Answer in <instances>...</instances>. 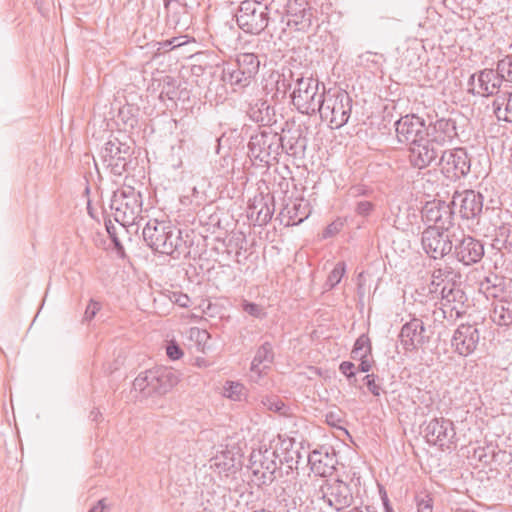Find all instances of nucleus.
Listing matches in <instances>:
<instances>
[{
	"label": "nucleus",
	"mask_w": 512,
	"mask_h": 512,
	"mask_svg": "<svg viewBox=\"0 0 512 512\" xmlns=\"http://www.w3.org/2000/svg\"><path fill=\"white\" fill-rule=\"evenodd\" d=\"M249 118L261 126H271L276 122L275 110L266 100L256 99L249 104Z\"/></svg>",
	"instance_id": "nucleus-24"
},
{
	"label": "nucleus",
	"mask_w": 512,
	"mask_h": 512,
	"mask_svg": "<svg viewBox=\"0 0 512 512\" xmlns=\"http://www.w3.org/2000/svg\"><path fill=\"white\" fill-rule=\"evenodd\" d=\"M253 79L254 77H248L246 73L244 74V70L237 65L223 70V80L230 84L235 91L247 87Z\"/></svg>",
	"instance_id": "nucleus-32"
},
{
	"label": "nucleus",
	"mask_w": 512,
	"mask_h": 512,
	"mask_svg": "<svg viewBox=\"0 0 512 512\" xmlns=\"http://www.w3.org/2000/svg\"><path fill=\"white\" fill-rule=\"evenodd\" d=\"M343 227V222L340 220L334 221L330 223L323 231L324 238H330L335 236L337 233L341 231Z\"/></svg>",
	"instance_id": "nucleus-54"
},
{
	"label": "nucleus",
	"mask_w": 512,
	"mask_h": 512,
	"mask_svg": "<svg viewBox=\"0 0 512 512\" xmlns=\"http://www.w3.org/2000/svg\"><path fill=\"white\" fill-rule=\"evenodd\" d=\"M429 339L423 321L416 317L405 323L399 333L400 343L406 352L418 350L428 343Z\"/></svg>",
	"instance_id": "nucleus-19"
},
{
	"label": "nucleus",
	"mask_w": 512,
	"mask_h": 512,
	"mask_svg": "<svg viewBox=\"0 0 512 512\" xmlns=\"http://www.w3.org/2000/svg\"><path fill=\"white\" fill-rule=\"evenodd\" d=\"M480 341V331L477 324H461L454 331L451 345L454 351L461 356L472 354Z\"/></svg>",
	"instance_id": "nucleus-20"
},
{
	"label": "nucleus",
	"mask_w": 512,
	"mask_h": 512,
	"mask_svg": "<svg viewBox=\"0 0 512 512\" xmlns=\"http://www.w3.org/2000/svg\"><path fill=\"white\" fill-rule=\"evenodd\" d=\"M278 455L275 450L264 449L253 451L250 455V469L258 485H270L276 479Z\"/></svg>",
	"instance_id": "nucleus-10"
},
{
	"label": "nucleus",
	"mask_w": 512,
	"mask_h": 512,
	"mask_svg": "<svg viewBox=\"0 0 512 512\" xmlns=\"http://www.w3.org/2000/svg\"><path fill=\"white\" fill-rule=\"evenodd\" d=\"M357 360H360V364L358 366L359 371L367 373L371 370L373 361L369 359L368 356H365V358H358Z\"/></svg>",
	"instance_id": "nucleus-60"
},
{
	"label": "nucleus",
	"mask_w": 512,
	"mask_h": 512,
	"mask_svg": "<svg viewBox=\"0 0 512 512\" xmlns=\"http://www.w3.org/2000/svg\"><path fill=\"white\" fill-rule=\"evenodd\" d=\"M415 503L418 512H433V499L427 493L416 495Z\"/></svg>",
	"instance_id": "nucleus-44"
},
{
	"label": "nucleus",
	"mask_w": 512,
	"mask_h": 512,
	"mask_svg": "<svg viewBox=\"0 0 512 512\" xmlns=\"http://www.w3.org/2000/svg\"><path fill=\"white\" fill-rule=\"evenodd\" d=\"M347 512H377L374 506L354 507Z\"/></svg>",
	"instance_id": "nucleus-63"
},
{
	"label": "nucleus",
	"mask_w": 512,
	"mask_h": 512,
	"mask_svg": "<svg viewBox=\"0 0 512 512\" xmlns=\"http://www.w3.org/2000/svg\"><path fill=\"white\" fill-rule=\"evenodd\" d=\"M326 421L329 425L336 426L337 422H340V419L334 413H329L326 415Z\"/></svg>",
	"instance_id": "nucleus-64"
},
{
	"label": "nucleus",
	"mask_w": 512,
	"mask_h": 512,
	"mask_svg": "<svg viewBox=\"0 0 512 512\" xmlns=\"http://www.w3.org/2000/svg\"><path fill=\"white\" fill-rule=\"evenodd\" d=\"M434 322L442 323L444 319L449 321H454L457 319L455 313L449 312V309L441 305L440 308H437L432 313Z\"/></svg>",
	"instance_id": "nucleus-46"
},
{
	"label": "nucleus",
	"mask_w": 512,
	"mask_h": 512,
	"mask_svg": "<svg viewBox=\"0 0 512 512\" xmlns=\"http://www.w3.org/2000/svg\"><path fill=\"white\" fill-rule=\"evenodd\" d=\"M101 304L98 301H95L94 299H91L85 309L83 321L90 322L96 314L100 311Z\"/></svg>",
	"instance_id": "nucleus-49"
},
{
	"label": "nucleus",
	"mask_w": 512,
	"mask_h": 512,
	"mask_svg": "<svg viewBox=\"0 0 512 512\" xmlns=\"http://www.w3.org/2000/svg\"><path fill=\"white\" fill-rule=\"evenodd\" d=\"M105 227H106L107 233L109 234V237L114 245V249H115L116 253L118 254L119 257L125 258L126 257L125 249L117 236L116 226L112 223L111 220H108V221H105Z\"/></svg>",
	"instance_id": "nucleus-40"
},
{
	"label": "nucleus",
	"mask_w": 512,
	"mask_h": 512,
	"mask_svg": "<svg viewBox=\"0 0 512 512\" xmlns=\"http://www.w3.org/2000/svg\"><path fill=\"white\" fill-rule=\"evenodd\" d=\"M426 128V137L437 146L442 147L452 142L458 136L456 122L450 118H440L435 121L430 119Z\"/></svg>",
	"instance_id": "nucleus-22"
},
{
	"label": "nucleus",
	"mask_w": 512,
	"mask_h": 512,
	"mask_svg": "<svg viewBox=\"0 0 512 512\" xmlns=\"http://www.w3.org/2000/svg\"><path fill=\"white\" fill-rule=\"evenodd\" d=\"M500 283H504V279L498 277L497 275H492V276L486 277L484 280H482L480 282L479 290L483 293L484 291H487L490 288H493Z\"/></svg>",
	"instance_id": "nucleus-52"
},
{
	"label": "nucleus",
	"mask_w": 512,
	"mask_h": 512,
	"mask_svg": "<svg viewBox=\"0 0 512 512\" xmlns=\"http://www.w3.org/2000/svg\"><path fill=\"white\" fill-rule=\"evenodd\" d=\"M504 293H505L504 283H500L497 286L490 288L489 290L483 292V294L487 298H494V299H497V298L502 299V296L504 295Z\"/></svg>",
	"instance_id": "nucleus-57"
},
{
	"label": "nucleus",
	"mask_w": 512,
	"mask_h": 512,
	"mask_svg": "<svg viewBox=\"0 0 512 512\" xmlns=\"http://www.w3.org/2000/svg\"><path fill=\"white\" fill-rule=\"evenodd\" d=\"M497 71L505 81L512 82V54L498 61Z\"/></svg>",
	"instance_id": "nucleus-42"
},
{
	"label": "nucleus",
	"mask_w": 512,
	"mask_h": 512,
	"mask_svg": "<svg viewBox=\"0 0 512 512\" xmlns=\"http://www.w3.org/2000/svg\"><path fill=\"white\" fill-rule=\"evenodd\" d=\"M181 37H174L170 40H166L160 43L162 49L171 50L184 44L180 41Z\"/></svg>",
	"instance_id": "nucleus-59"
},
{
	"label": "nucleus",
	"mask_w": 512,
	"mask_h": 512,
	"mask_svg": "<svg viewBox=\"0 0 512 512\" xmlns=\"http://www.w3.org/2000/svg\"><path fill=\"white\" fill-rule=\"evenodd\" d=\"M484 197L481 193L474 190H465L455 192L453 195V204L459 201V213L463 219H476L483 211Z\"/></svg>",
	"instance_id": "nucleus-23"
},
{
	"label": "nucleus",
	"mask_w": 512,
	"mask_h": 512,
	"mask_svg": "<svg viewBox=\"0 0 512 512\" xmlns=\"http://www.w3.org/2000/svg\"><path fill=\"white\" fill-rule=\"evenodd\" d=\"M345 274V263L338 262L333 270L329 273L325 285L332 289L340 283L343 275Z\"/></svg>",
	"instance_id": "nucleus-41"
},
{
	"label": "nucleus",
	"mask_w": 512,
	"mask_h": 512,
	"mask_svg": "<svg viewBox=\"0 0 512 512\" xmlns=\"http://www.w3.org/2000/svg\"><path fill=\"white\" fill-rule=\"evenodd\" d=\"M460 277V273L456 272L450 266L434 269L431 276L432 280L429 287V291L431 293H437V288L440 285L451 284L452 281H456V278Z\"/></svg>",
	"instance_id": "nucleus-31"
},
{
	"label": "nucleus",
	"mask_w": 512,
	"mask_h": 512,
	"mask_svg": "<svg viewBox=\"0 0 512 512\" xmlns=\"http://www.w3.org/2000/svg\"><path fill=\"white\" fill-rule=\"evenodd\" d=\"M110 208L114 211V219L123 228L134 225L141 218L142 197L140 192L132 187H126L114 192Z\"/></svg>",
	"instance_id": "nucleus-5"
},
{
	"label": "nucleus",
	"mask_w": 512,
	"mask_h": 512,
	"mask_svg": "<svg viewBox=\"0 0 512 512\" xmlns=\"http://www.w3.org/2000/svg\"><path fill=\"white\" fill-rule=\"evenodd\" d=\"M372 351L371 341L367 334L360 335L354 343L351 351L352 359L365 358Z\"/></svg>",
	"instance_id": "nucleus-37"
},
{
	"label": "nucleus",
	"mask_w": 512,
	"mask_h": 512,
	"mask_svg": "<svg viewBox=\"0 0 512 512\" xmlns=\"http://www.w3.org/2000/svg\"><path fill=\"white\" fill-rule=\"evenodd\" d=\"M437 227H427L422 232L421 244L426 254L433 259H442L453 249L454 238Z\"/></svg>",
	"instance_id": "nucleus-12"
},
{
	"label": "nucleus",
	"mask_w": 512,
	"mask_h": 512,
	"mask_svg": "<svg viewBox=\"0 0 512 512\" xmlns=\"http://www.w3.org/2000/svg\"><path fill=\"white\" fill-rule=\"evenodd\" d=\"M424 436L430 445L442 450L451 449L455 444L456 432L451 420L440 417L431 419L424 427Z\"/></svg>",
	"instance_id": "nucleus-13"
},
{
	"label": "nucleus",
	"mask_w": 512,
	"mask_h": 512,
	"mask_svg": "<svg viewBox=\"0 0 512 512\" xmlns=\"http://www.w3.org/2000/svg\"><path fill=\"white\" fill-rule=\"evenodd\" d=\"M382 381V378L373 373L367 374L363 378V382L366 385L368 391L375 397H380L381 394L385 392L382 387Z\"/></svg>",
	"instance_id": "nucleus-39"
},
{
	"label": "nucleus",
	"mask_w": 512,
	"mask_h": 512,
	"mask_svg": "<svg viewBox=\"0 0 512 512\" xmlns=\"http://www.w3.org/2000/svg\"><path fill=\"white\" fill-rule=\"evenodd\" d=\"M131 154V145L118 138L110 139L101 149L103 163L116 176H121L127 170Z\"/></svg>",
	"instance_id": "nucleus-11"
},
{
	"label": "nucleus",
	"mask_w": 512,
	"mask_h": 512,
	"mask_svg": "<svg viewBox=\"0 0 512 512\" xmlns=\"http://www.w3.org/2000/svg\"><path fill=\"white\" fill-rule=\"evenodd\" d=\"M281 146V135L272 131H262L251 136L248 143V154L252 159L270 165L272 161H278Z\"/></svg>",
	"instance_id": "nucleus-7"
},
{
	"label": "nucleus",
	"mask_w": 512,
	"mask_h": 512,
	"mask_svg": "<svg viewBox=\"0 0 512 512\" xmlns=\"http://www.w3.org/2000/svg\"><path fill=\"white\" fill-rule=\"evenodd\" d=\"M210 467L219 474L231 471L235 467L234 453L230 450H222L210 459Z\"/></svg>",
	"instance_id": "nucleus-33"
},
{
	"label": "nucleus",
	"mask_w": 512,
	"mask_h": 512,
	"mask_svg": "<svg viewBox=\"0 0 512 512\" xmlns=\"http://www.w3.org/2000/svg\"><path fill=\"white\" fill-rule=\"evenodd\" d=\"M236 65L243 69L248 77H255L259 71L260 61L254 53H240L237 55Z\"/></svg>",
	"instance_id": "nucleus-35"
},
{
	"label": "nucleus",
	"mask_w": 512,
	"mask_h": 512,
	"mask_svg": "<svg viewBox=\"0 0 512 512\" xmlns=\"http://www.w3.org/2000/svg\"><path fill=\"white\" fill-rule=\"evenodd\" d=\"M492 247L499 251L502 249L512 250V226L501 225L497 228Z\"/></svg>",
	"instance_id": "nucleus-36"
},
{
	"label": "nucleus",
	"mask_w": 512,
	"mask_h": 512,
	"mask_svg": "<svg viewBox=\"0 0 512 512\" xmlns=\"http://www.w3.org/2000/svg\"><path fill=\"white\" fill-rule=\"evenodd\" d=\"M306 138L301 136V133L296 131L289 137L282 136V146L280 154L285 152L289 156L300 157L304 154L306 149Z\"/></svg>",
	"instance_id": "nucleus-29"
},
{
	"label": "nucleus",
	"mask_w": 512,
	"mask_h": 512,
	"mask_svg": "<svg viewBox=\"0 0 512 512\" xmlns=\"http://www.w3.org/2000/svg\"><path fill=\"white\" fill-rule=\"evenodd\" d=\"M441 305L449 309V312L455 313L457 318L466 313L468 307V297L456 281L451 284H445L441 288Z\"/></svg>",
	"instance_id": "nucleus-21"
},
{
	"label": "nucleus",
	"mask_w": 512,
	"mask_h": 512,
	"mask_svg": "<svg viewBox=\"0 0 512 512\" xmlns=\"http://www.w3.org/2000/svg\"><path fill=\"white\" fill-rule=\"evenodd\" d=\"M426 128V121L414 114L405 115L395 122L398 142L409 146L426 137Z\"/></svg>",
	"instance_id": "nucleus-16"
},
{
	"label": "nucleus",
	"mask_w": 512,
	"mask_h": 512,
	"mask_svg": "<svg viewBox=\"0 0 512 512\" xmlns=\"http://www.w3.org/2000/svg\"><path fill=\"white\" fill-rule=\"evenodd\" d=\"M492 321L499 326L512 324V299H499L493 304Z\"/></svg>",
	"instance_id": "nucleus-30"
},
{
	"label": "nucleus",
	"mask_w": 512,
	"mask_h": 512,
	"mask_svg": "<svg viewBox=\"0 0 512 512\" xmlns=\"http://www.w3.org/2000/svg\"><path fill=\"white\" fill-rule=\"evenodd\" d=\"M236 21L246 33L259 34L269 26L273 32L277 30L274 19L269 17L267 6L258 1H242L236 13Z\"/></svg>",
	"instance_id": "nucleus-4"
},
{
	"label": "nucleus",
	"mask_w": 512,
	"mask_h": 512,
	"mask_svg": "<svg viewBox=\"0 0 512 512\" xmlns=\"http://www.w3.org/2000/svg\"><path fill=\"white\" fill-rule=\"evenodd\" d=\"M327 91L325 86L312 76L297 74L291 94L293 105L302 114L313 115L321 109Z\"/></svg>",
	"instance_id": "nucleus-2"
},
{
	"label": "nucleus",
	"mask_w": 512,
	"mask_h": 512,
	"mask_svg": "<svg viewBox=\"0 0 512 512\" xmlns=\"http://www.w3.org/2000/svg\"><path fill=\"white\" fill-rule=\"evenodd\" d=\"M243 385L235 382H227L224 387L225 395L231 399L238 400L243 392Z\"/></svg>",
	"instance_id": "nucleus-45"
},
{
	"label": "nucleus",
	"mask_w": 512,
	"mask_h": 512,
	"mask_svg": "<svg viewBox=\"0 0 512 512\" xmlns=\"http://www.w3.org/2000/svg\"><path fill=\"white\" fill-rule=\"evenodd\" d=\"M274 360V352L272 344L264 342L256 351L254 356V364H265L268 367Z\"/></svg>",
	"instance_id": "nucleus-38"
},
{
	"label": "nucleus",
	"mask_w": 512,
	"mask_h": 512,
	"mask_svg": "<svg viewBox=\"0 0 512 512\" xmlns=\"http://www.w3.org/2000/svg\"><path fill=\"white\" fill-rule=\"evenodd\" d=\"M106 499H100L96 505H94L88 512H104V510L107 508V505L105 503Z\"/></svg>",
	"instance_id": "nucleus-62"
},
{
	"label": "nucleus",
	"mask_w": 512,
	"mask_h": 512,
	"mask_svg": "<svg viewBox=\"0 0 512 512\" xmlns=\"http://www.w3.org/2000/svg\"><path fill=\"white\" fill-rule=\"evenodd\" d=\"M375 208V205L367 200H361L356 203L355 212L359 216H369Z\"/></svg>",
	"instance_id": "nucleus-50"
},
{
	"label": "nucleus",
	"mask_w": 512,
	"mask_h": 512,
	"mask_svg": "<svg viewBox=\"0 0 512 512\" xmlns=\"http://www.w3.org/2000/svg\"><path fill=\"white\" fill-rule=\"evenodd\" d=\"M169 299L172 303L177 304L180 307L187 308L190 305V298L188 295L183 294L181 292H172L169 296Z\"/></svg>",
	"instance_id": "nucleus-53"
},
{
	"label": "nucleus",
	"mask_w": 512,
	"mask_h": 512,
	"mask_svg": "<svg viewBox=\"0 0 512 512\" xmlns=\"http://www.w3.org/2000/svg\"><path fill=\"white\" fill-rule=\"evenodd\" d=\"M454 238V254L459 262L464 265L478 263L484 256V246L481 241L469 235L462 234L458 237L455 232L452 233Z\"/></svg>",
	"instance_id": "nucleus-17"
},
{
	"label": "nucleus",
	"mask_w": 512,
	"mask_h": 512,
	"mask_svg": "<svg viewBox=\"0 0 512 512\" xmlns=\"http://www.w3.org/2000/svg\"><path fill=\"white\" fill-rule=\"evenodd\" d=\"M311 470L321 476L327 477L332 475L335 470L336 459L334 455H329L328 452L314 450L308 458Z\"/></svg>",
	"instance_id": "nucleus-26"
},
{
	"label": "nucleus",
	"mask_w": 512,
	"mask_h": 512,
	"mask_svg": "<svg viewBox=\"0 0 512 512\" xmlns=\"http://www.w3.org/2000/svg\"><path fill=\"white\" fill-rule=\"evenodd\" d=\"M352 98L350 95L339 89H329L323 100V105L318 113L322 120L328 121L331 128H341L351 115Z\"/></svg>",
	"instance_id": "nucleus-6"
},
{
	"label": "nucleus",
	"mask_w": 512,
	"mask_h": 512,
	"mask_svg": "<svg viewBox=\"0 0 512 512\" xmlns=\"http://www.w3.org/2000/svg\"><path fill=\"white\" fill-rule=\"evenodd\" d=\"M298 73H294L292 72L291 70H289V78H287V76L285 75V73H283L279 79L277 80L276 82V86H277V91H282L284 94L286 93L287 89L288 88H291V81H294L295 82V78H296V75Z\"/></svg>",
	"instance_id": "nucleus-47"
},
{
	"label": "nucleus",
	"mask_w": 512,
	"mask_h": 512,
	"mask_svg": "<svg viewBox=\"0 0 512 512\" xmlns=\"http://www.w3.org/2000/svg\"><path fill=\"white\" fill-rule=\"evenodd\" d=\"M372 193L373 191L364 185H355L350 188V195L353 197L370 196Z\"/></svg>",
	"instance_id": "nucleus-58"
},
{
	"label": "nucleus",
	"mask_w": 512,
	"mask_h": 512,
	"mask_svg": "<svg viewBox=\"0 0 512 512\" xmlns=\"http://www.w3.org/2000/svg\"><path fill=\"white\" fill-rule=\"evenodd\" d=\"M422 220L429 224L428 227L449 232L453 227L454 211L449 203L442 200L428 201L421 210Z\"/></svg>",
	"instance_id": "nucleus-15"
},
{
	"label": "nucleus",
	"mask_w": 512,
	"mask_h": 512,
	"mask_svg": "<svg viewBox=\"0 0 512 512\" xmlns=\"http://www.w3.org/2000/svg\"><path fill=\"white\" fill-rule=\"evenodd\" d=\"M408 152V159L411 166L421 170L429 167L434 162L437 163L439 153L442 151L439 146L425 137L410 145Z\"/></svg>",
	"instance_id": "nucleus-18"
},
{
	"label": "nucleus",
	"mask_w": 512,
	"mask_h": 512,
	"mask_svg": "<svg viewBox=\"0 0 512 512\" xmlns=\"http://www.w3.org/2000/svg\"><path fill=\"white\" fill-rule=\"evenodd\" d=\"M179 381L176 371L169 367H154L140 373L133 381V389L144 397L164 395Z\"/></svg>",
	"instance_id": "nucleus-3"
},
{
	"label": "nucleus",
	"mask_w": 512,
	"mask_h": 512,
	"mask_svg": "<svg viewBox=\"0 0 512 512\" xmlns=\"http://www.w3.org/2000/svg\"><path fill=\"white\" fill-rule=\"evenodd\" d=\"M503 80L504 78L499 75V72L492 69H484L480 71L478 76L479 86L483 95L486 96L497 93Z\"/></svg>",
	"instance_id": "nucleus-28"
},
{
	"label": "nucleus",
	"mask_w": 512,
	"mask_h": 512,
	"mask_svg": "<svg viewBox=\"0 0 512 512\" xmlns=\"http://www.w3.org/2000/svg\"><path fill=\"white\" fill-rule=\"evenodd\" d=\"M274 213V198L263 197L254 198L253 202L249 205V216H255V222L262 226L266 225L272 218Z\"/></svg>",
	"instance_id": "nucleus-25"
},
{
	"label": "nucleus",
	"mask_w": 512,
	"mask_h": 512,
	"mask_svg": "<svg viewBox=\"0 0 512 512\" xmlns=\"http://www.w3.org/2000/svg\"><path fill=\"white\" fill-rule=\"evenodd\" d=\"M143 239L155 252L170 255L177 259L185 252V242L181 231L176 230L170 223L150 219L143 228Z\"/></svg>",
	"instance_id": "nucleus-1"
},
{
	"label": "nucleus",
	"mask_w": 512,
	"mask_h": 512,
	"mask_svg": "<svg viewBox=\"0 0 512 512\" xmlns=\"http://www.w3.org/2000/svg\"><path fill=\"white\" fill-rule=\"evenodd\" d=\"M437 164L447 179L457 181L469 174L471 157L465 148L449 149L441 152Z\"/></svg>",
	"instance_id": "nucleus-8"
},
{
	"label": "nucleus",
	"mask_w": 512,
	"mask_h": 512,
	"mask_svg": "<svg viewBox=\"0 0 512 512\" xmlns=\"http://www.w3.org/2000/svg\"><path fill=\"white\" fill-rule=\"evenodd\" d=\"M354 369L355 365L350 361H343L339 366L340 372L343 373L348 378L349 383L351 385H354L357 382Z\"/></svg>",
	"instance_id": "nucleus-48"
},
{
	"label": "nucleus",
	"mask_w": 512,
	"mask_h": 512,
	"mask_svg": "<svg viewBox=\"0 0 512 512\" xmlns=\"http://www.w3.org/2000/svg\"><path fill=\"white\" fill-rule=\"evenodd\" d=\"M263 404L267 407L268 410L278 412L280 414H285L284 410L286 409V406L277 398H266V400L263 401Z\"/></svg>",
	"instance_id": "nucleus-51"
},
{
	"label": "nucleus",
	"mask_w": 512,
	"mask_h": 512,
	"mask_svg": "<svg viewBox=\"0 0 512 512\" xmlns=\"http://www.w3.org/2000/svg\"><path fill=\"white\" fill-rule=\"evenodd\" d=\"M493 108L499 120L512 122V93L497 97L493 102Z\"/></svg>",
	"instance_id": "nucleus-34"
},
{
	"label": "nucleus",
	"mask_w": 512,
	"mask_h": 512,
	"mask_svg": "<svg viewBox=\"0 0 512 512\" xmlns=\"http://www.w3.org/2000/svg\"><path fill=\"white\" fill-rule=\"evenodd\" d=\"M167 356L171 360H178L183 356V351L178 344L171 342L166 348Z\"/></svg>",
	"instance_id": "nucleus-55"
},
{
	"label": "nucleus",
	"mask_w": 512,
	"mask_h": 512,
	"mask_svg": "<svg viewBox=\"0 0 512 512\" xmlns=\"http://www.w3.org/2000/svg\"><path fill=\"white\" fill-rule=\"evenodd\" d=\"M241 309L254 318L262 319L266 316V312L261 305L249 302L246 299L241 300Z\"/></svg>",
	"instance_id": "nucleus-43"
},
{
	"label": "nucleus",
	"mask_w": 512,
	"mask_h": 512,
	"mask_svg": "<svg viewBox=\"0 0 512 512\" xmlns=\"http://www.w3.org/2000/svg\"><path fill=\"white\" fill-rule=\"evenodd\" d=\"M190 337L195 338L198 344L205 343L210 335L206 330H202L199 328H191L190 330Z\"/></svg>",
	"instance_id": "nucleus-56"
},
{
	"label": "nucleus",
	"mask_w": 512,
	"mask_h": 512,
	"mask_svg": "<svg viewBox=\"0 0 512 512\" xmlns=\"http://www.w3.org/2000/svg\"><path fill=\"white\" fill-rule=\"evenodd\" d=\"M321 498L332 508L341 511L350 507L354 496L350 485L343 480H327L320 487Z\"/></svg>",
	"instance_id": "nucleus-14"
},
{
	"label": "nucleus",
	"mask_w": 512,
	"mask_h": 512,
	"mask_svg": "<svg viewBox=\"0 0 512 512\" xmlns=\"http://www.w3.org/2000/svg\"><path fill=\"white\" fill-rule=\"evenodd\" d=\"M318 22V12L309 0H290L286 6V25L307 32Z\"/></svg>",
	"instance_id": "nucleus-9"
},
{
	"label": "nucleus",
	"mask_w": 512,
	"mask_h": 512,
	"mask_svg": "<svg viewBox=\"0 0 512 512\" xmlns=\"http://www.w3.org/2000/svg\"><path fill=\"white\" fill-rule=\"evenodd\" d=\"M309 215L308 205L302 200L296 199L291 204L288 203L281 210L280 216L287 218L286 226L298 225L302 223Z\"/></svg>",
	"instance_id": "nucleus-27"
},
{
	"label": "nucleus",
	"mask_w": 512,
	"mask_h": 512,
	"mask_svg": "<svg viewBox=\"0 0 512 512\" xmlns=\"http://www.w3.org/2000/svg\"><path fill=\"white\" fill-rule=\"evenodd\" d=\"M381 499L384 507V512H395L385 491L382 493Z\"/></svg>",
	"instance_id": "nucleus-61"
}]
</instances>
